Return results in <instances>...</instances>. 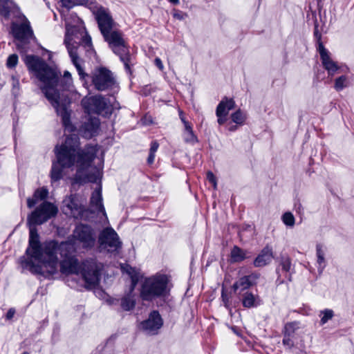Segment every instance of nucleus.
<instances>
[{"mask_svg": "<svg viewBox=\"0 0 354 354\" xmlns=\"http://www.w3.org/2000/svg\"><path fill=\"white\" fill-rule=\"evenodd\" d=\"M73 250V245L69 241L58 244L55 241L41 243L39 236L35 229H30L29 245L26 249L27 259H21V266L33 274L44 277L53 275L57 272V252L65 259L60 263V271L65 274H75L82 276L84 281L90 286L96 285L100 276L102 265L95 259L84 261L81 265L77 259L68 256Z\"/></svg>", "mask_w": 354, "mask_h": 354, "instance_id": "nucleus-1", "label": "nucleus"}, {"mask_svg": "<svg viewBox=\"0 0 354 354\" xmlns=\"http://www.w3.org/2000/svg\"><path fill=\"white\" fill-rule=\"evenodd\" d=\"M24 62L29 73L41 82L39 88L61 117L65 129L73 131L75 128L71 122V110L68 108L70 100L64 94V91L72 86L71 73L66 71L61 77L60 72L49 66L42 58L33 55H26Z\"/></svg>", "mask_w": 354, "mask_h": 354, "instance_id": "nucleus-2", "label": "nucleus"}, {"mask_svg": "<svg viewBox=\"0 0 354 354\" xmlns=\"http://www.w3.org/2000/svg\"><path fill=\"white\" fill-rule=\"evenodd\" d=\"M80 139L75 134L66 138L64 143L57 145L54 151L56 161L62 167L69 168L75 163L77 165V176L84 178V180L97 183L102 177L101 166L91 167L98 151L97 146L88 145L83 149L80 148Z\"/></svg>", "mask_w": 354, "mask_h": 354, "instance_id": "nucleus-3", "label": "nucleus"}, {"mask_svg": "<svg viewBox=\"0 0 354 354\" xmlns=\"http://www.w3.org/2000/svg\"><path fill=\"white\" fill-rule=\"evenodd\" d=\"M170 279L165 274L156 273L146 277L141 283L140 295L143 301H151L166 297L170 292Z\"/></svg>", "mask_w": 354, "mask_h": 354, "instance_id": "nucleus-4", "label": "nucleus"}, {"mask_svg": "<svg viewBox=\"0 0 354 354\" xmlns=\"http://www.w3.org/2000/svg\"><path fill=\"white\" fill-rule=\"evenodd\" d=\"M102 36L113 53L120 57L126 71L130 73L131 68L134 64L133 57L129 53V46L124 37L123 32L115 28L102 35Z\"/></svg>", "mask_w": 354, "mask_h": 354, "instance_id": "nucleus-5", "label": "nucleus"}, {"mask_svg": "<svg viewBox=\"0 0 354 354\" xmlns=\"http://www.w3.org/2000/svg\"><path fill=\"white\" fill-rule=\"evenodd\" d=\"M80 35L81 39L77 41L76 39H78V37L75 35H70L69 30H68L66 33L64 44L68 50L71 62L75 66L80 79L84 80L88 75L84 71L82 67L83 62L78 56L77 50L80 44L83 45L85 48H91L92 43L91 38L86 32L82 31Z\"/></svg>", "mask_w": 354, "mask_h": 354, "instance_id": "nucleus-6", "label": "nucleus"}, {"mask_svg": "<svg viewBox=\"0 0 354 354\" xmlns=\"http://www.w3.org/2000/svg\"><path fill=\"white\" fill-rule=\"evenodd\" d=\"M92 83L99 91L118 90V84L113 73L105 67L96 68L91 73Z\"/></svg>", "mask_w": 354, "mask_h": 354, "instance_id": "nucleus-7", "label": "nucleus"}, {"mask_svg": "<svg viewBox=\"0 0 354 354\" xmlns=\"http://www.w3.org/2000/svg\"><path fill=\"white\" fill-rule=\"evenodd\" d=\"M82 105L85 112L88 114H111L113 109V105L100 95L83 98Z\"/></svg>", "mask_w": 354, "mask_h": 354, "instance_id": "nucleus-8", "label": "nucleus"}, {"mask_svg": "<svg viewBox=\"0 0 354 354\" xmlns=\"http://www.w3.org/2000/svg\"><path fill=\"white\" fill-rule=\"evenodd\" d=\"M58 212V209L53 203L44 201L36 209L32 212L28 216V221L30 223V230L34 228L37 230L35 227L32 225H41L48 220L55 216Z\"/></svg>", "mask_w": 354, "mask_h": 354, "instance_id": "nucleus-9", "label": "nucleus"}, {"mask_svg": "<svg viewBox=\"0 0 354 354\" xmlns=\"http://www.w3.org/2000/svg\"><path fill=\"white\" fill-rule=\"evenodd\" d=\"M99 248L109 252H118L122 248V241L117 232L111 227L103 229L98 236Z\"/></svg>", "mask_w": 354, "mask_h": 354, "instance_id": "nucleus-10", "label": "nucleus"}, {"mask_svg": "<svg viewBox=\"0 0 354 354\" xmlns=\"http://www.w3.org/2000/svg\"><path fill=\"white\" fill-rule=\"evenodd\" d=\"M12 32L17 40L16 46L21 53H26L29 48L28 42L32 37L33 32L29 23L24 22L20 24H12Z\"/></svg>", "mask_w": 354, "mask_h": 354, "instance_id": "nucleus-11", "label": "nucleus"}, {"mask_svg": "<svg viewBox=\"0 0 354 354\" xmlns=\"http://www.w3.org/2000/svg\"><path fill=\"white\" fill-rule=\"evenodd\" d=\"M91 10L95 16L102 35L115 28L116 24L106 8L101 6H94L91 8Z\"/></svg>", "mask_w": 354, "mask_h": 354, "instance_id": "nucleus-12", "label": "nucleus"}, {"mask_svg": "<svg viewBox=\"0 0 354 354\" xmlns=\"http://www.w3.org/2000/svg\"><path fill=\"white\" fill-rule=\"evenodd\" d=\"M73 237L79 241L84 248H91L95 243L94 230L88 225H77L73 231Z\"/></svg>", "mask_w": 354, "mask_h": 354, "instance_id": "nucleus-13", "label": "nucleus"}, {"mask_svg": "<svg viewBox=\"0 0 354 354\" xmlns=\"http://www.w3.org/2000/svg\"><path fill=\"white\" fill-rule=\"evenodd\" d=\"M126 271L131 278V285L129 292L121 299L120 306L123 310L129 311L132 310L136 305L135 295L133 291L136 286L138 277L133 268L127 267Z\"/></svg>", "mask_w": 354, "mask_h": 354, "instance_id": "nucleus-14", "label": "nucleus"}, {"mask_svg": "<svg viewBox=\"0 0 354 354\" xmlns=\"http://www.w3.org/2000/svg\"><path fill=\"white\" fill-rule=\"evenodd\" d=\"M317 51L320 55L324 68L327 71L329 76H333L340 69V66L332 59L330 53L324 46L322 42L319 44Z\"/></svg>", "mask_w": 354, "mask_h": 354, "instance_id": "nucleus-15", "label": "nucleus"}, {"mask_svg": "<svg viewBox=\"0 0 354 354\" xmlns=\"http://www.w3.org/2000/svg\"><path fill=\"white\" fill-rule=\"evenodd\" d=\"M63 211L64 214L78 218H81L84 207L80 203L76 195H71L63 201Z\"/></svg>", "mask_w": 354, "mask_h": 354, "instance_id": "nucleus-16", "label": "nucleus"}, {"mask_svg": "<svg viewBox=\"0 0 354 354\" xmlns=\"http://www.w3.org/2000/svg\"><path fill=\"white\" fill-rule=\"evenodd\" d=\"M140 324L142 330L146 333L156 335L162 327L163 321L160 313L156 310H153L149 314V318L142 322Z\"/></svg>", "mask_w": 354, "mask_h": 354, "instance_id": "nucleus-17", "label": "nucleus"}, {"mask_svg": "<svg viewBox=\"0 0 354 354\" xmlns=\"http://www.w3.org/2000/svg\"><path fill=\"white\" fill-rule=\"evenodd\" d=\"M89 206L92 212L97 214L102 212L105 218L108 219L102 202V185L100 183L97 185V187L91 194Z\"/></svg>", "mask_w": 354, "mask_h": 354, "instance_id": "nucleus-18", "label": "nucleus"}, {"mask_svg": "<svg viewBox=\"0 0 354 354\" xmlns=\"http://www.w3.org/2000/svg\"><path fill=\"white\" fill-rule=\"evenodd\" d=\"M260 277V274L258 272H252L249 275L240 277L234 284L233 289L236 292L237 290L243 291L248 289L250 287L253 286L257 283Z\"/></svg>", "mask_w": 354, "mask_h": 354, "instance_id": "nucleus-19", "label": "nucleus"}, {"mask_svg": "<svg viewBox=\"0 0 354 354\" xmlns=\"http://www.w3.org/2000/svg\"><path fill=\"white\" fill-rule=\"evenodd\" d=\"M291 270L292 263L290 259L288 257H281L279 266L276 270L278 274L277 280L280 281V283H282L284 279L290 280Z\"/></svg>", "mask_w": 354, "mask_h": 354, "instance_id": "nucleus-20", "label": "nucleus"}, {"mask_svg": "<svg viewBox=\"0 0 354 354\" xmlns=\"http://www.w3.org/2000/svg\"><path fill=\"white\" fill-rule=\"evenodd\" d=\"M272 248L266 245L254 260L253 264L256 268H261L268 265L273 259Z\"/></svg>", "mask_w": 354, "mask_h": 354, "instance_id": "nucleus-21", "label": "nucleus"}, {"mask_svg": "<svg viewBox=\"0 0 354 354\" xmlns=\"http://www.w3.org/2000/svg\"><path fill=\"white\" fill-rule=\"evenodd\" d=\"M100 127V120L97 118H90L87 122L82 126L83 136L90 138L95 136Z\"/></svg>", "mask_w": 354, "mask_h": 354, "instance_id": "nucleus-22", "label": "nucleus"}, {"mask_svg": "<svg viewBox=\"0 0 354 354\" xmlns=\"http://www.w3.org/2000/svg\"><path fill=\"white\" fill-rule=\"evenodd\" d=\"M235 102L232 98L224 97L218 104L216 109V115H227L229 111L235 108Z\"/></svg>", "mask_w": 354, "mask_h": 354, "instance_id": "nucleus-23", "label": "nucleus"}, {"mask_svg": "<svg viewBox=\"0 0 354 354\" xmlns=\"http://www.w3.org/2000/svg\"><path fill=\"white\" fill-rule=\"evenodd\" d=\"M326 252V248L323 244L317 243L316 245L317 270L319 274L322 273L323 270L326 266V261L325 258Z\"/></svg>", "mask_w": 354, "mask_h": 354, "instance_id": "nucleus-24", "label": "nucleus"}, {"mask_svg": "<svg viewBox=\"0 0 354 354\" xmlns=\"http://www.w3.org/2000/svg\"><path fill=\"white\" fill-rule=\"evenodd\" d=\"M48 195V190L47 188L42 187L35 190L33 197L28 198L27 200V205L29 208L34 207L39 201L46 199Z\"/></svg>", "mask_w": 354, "mask_h": 354, "instance_id": "nucleus-25", "label": "nucleus"}, {"mask_svg": "<svg viewBox=\"0 0 354 354\" xmlns=\"http://www.w3.org/2000/svg\"><path fill=\"white\" fill-rule=\"evenodd\" d=\"M65 169H69V167H62L57 161H53L50 171L51 181L57 182L61 180L64 176Z\"/></svg>", "mask_w": 354, "mask_h": 354, "instance_id": "nucleus-26", "label": "nucleus"}, {"mask_svg": "<svg viewBox=\"0 0 354 354\" xmlns=\"http://www.w3.org/2000/svg\"><path fill=\"white\" fill-rule=\"evenodd\" d=\"M16 8L12 0H0V16L8 18L10 11Z\"/></svg>", "mask_w": 354, "mask_h": 354, "instance_id": "nucleus-27", "label": "nucleus"}, {"mask_svg": "<svg viewBox=\"0 0 354 354\" xmlns=\"http://www.w3.org/2000/svg\"><path fill=\"white\" fill-rule=\"evenodd\" d=\"M259 297L250 292H246L243 295L242 304L245 308H253L259 304Z\"/></svg>", "mask_w": 354, "mask_h": 354, "instance_id": "nucleus-28", "label": "nucleus"}, {"mask_svg": "<svg viewBox=\"0 0 354 354\" xmlns=\"http://www.w3.org/2000/svg\"><path fill=\"white\" fill-rule=\"evenodd\" d=\"M299 328V323L297 322H288L284 326L283 335L297 338V332Z\"/></svg>", "mask_w": 354, "mask_h": 354, "instance_id": "nucleus-29", "label": "nucleus"}, {"mask_svg": "<svg viewBox=\"0 0 354 354\" xmlns=\"http://www.w3.org/2000/svg\"><path fill=\"white\" fill-rule=\"evenodd\" d=\"M246 258V252L238 246H234L231 250V259L233 262H241Z\"/></svg>", "mask_w": 354, "mask_h": 354, "instance_id": "nucleus-30", "label": "nucleus"}, {"mask_svg": "<svg viewBox=\"0 0 354 354\" xmlns=\"http://www.w3.org/2000/svg\"><path fill=\"white\" fill-rule=\"evenodd\" d=\"M350 82L348 76L342 75L335 80L334 88L336 91H340L349 86Z\"/></svg>", "mask_w": 354, "mask_h": 354, "instance_id": "nucleus-31", "label": "nucleus"}, {"mask_svg": "<svg viewBox=\"0 0 354 354\" xmlns=\"http://www.w3.org/2000/svg\"><path fill=\"white\" fill-rule=\"evenodd\" d=\"M231 119L233 122L239 125H243L246 120V114L240 109L231 114Z\"/></svg>", "mask_w": 354, "mask_h": 354, "instance_id": "nucleus-32", "label": "nucleus"}, {"mask_svg": "<svg viewBox=\"0 0 354 354\" xmlns=\"http://www.w3.org/2000/svg\"><path fill=\"white\" fill-rule=\"evenodd\" d=\"M281 221L285 225L293 227L295 224V218L290 212H286L281 216Z\"/></svg>", "mask_w": 354, "mask_h": 354, "instance_id": "nucleus-33", "label": "nucleus"}, {"mask_svg": "<svg viewBox=\"0 0 354 354\" xmlns=\"http://www.w3.org/2000/svg\"><path fill=\"white\" fill-rule=\"evenodd\" d=\"M334 316V312L331 309H324L320 311V324L324 325L331 319Z\"/></svg>", "mask_w": 354, "mask_h": 354, "instance_id": "nucleus-34", "label": "nucleus"}, {"mask_svg": "<svg viewBox=\"0 0 354 354\" xmlns=\"http://www.w3.org/2000/svg\"><path fill=\"white\" fill-rule=\"evenodd\" d=\"M88 0H61L63 6L67 8H71L75 6L84 5L88 2Z\"/></svg>", "mask_w": 354, "mask_h": 354, "instance_id": "nucleus-35", "label": "nucleus"}, {"mask_svg": "<svg viewBox=\"0 0 354 354\" xmlns=\"http://www.w3.org/2000/svg\"><path fill=\"white\" fill-rule=\"evenodd\" d=\"M18 55L17 54H12L8 56L6 61V66L8 68H14L18 64Z\"/></svg>", "mask_w": 354, "mask_h": 354, "instance_id": "nucleus-36", "label": "nucleus"}, {"mask_svg": "<svg viewBox=\"0 0 354 354\" xmlns=\"http://www.w3.org/2000/svg\"><path fill=\"white\" fill-rule=\"evenodd\" d=\"M297 338L289 337L283 335L282 343L284 346L286 347V348L290 350L292 349L295 347V340Z\"/></svg>", "mask_w": 354, "mask_h": 354, "instance_id": "nucleus-37", "label": "nucleus"}, {"mask_svg": "<svg viewBox=\"0 0 354 354\" xmlns=\"http://www.w3.org/2000/svg\"><path fill=\"white\" fill-rule=\"evenodd\" d=\"M11 80L12 86V92L15 95H17L20 90L19 80L15 76H12Z\"/></svg>", "mask_w": 354, "mask_h": 354, "instance_id": "nucleus-38", "label": "nucleus"}, {"mask_svg": "<svg viewBox=\"0 0 354 354\" xmlns=\"http://www.w3.org/2000/svg\"><path fill=\"white\" fill-rule=\"evenodd\" d=\"M184 140L186 142L194 144L198 142V139L193 131L184 133Z\"/></svg>", "mask_w": 354, "mask_h": 354, "instance_id": "nucleus-39", "label": "nucleus"}, {"mask_svg": "<svg viewBox=\"0 0 354 354\" xmlns=\"http://www.w3.org/2000/svg\"><path fill=\"white\" fill-rule=\"evenodd\" d=\"M207 178L208 181L212 184L214 189H216L217 188L216 178L212 171L207 173Z\"/></svg>", "mask_w": 354, "mask_h": 354, "instance_id": "nucleus-40", "label": "nucleus"}, {"mask_svg": "<svg viewBox=\"0 0 354 354\" xmlns=\"http://www.w3.org/2000/svg\"><path fill=\"white\" fill-rule=\"evenodd\" d=\"M159 147V144L157 141H153L151 144V147L149 149V153H156Z\"/></svg>", "mask_w": 354, "mask_h": 354, "instance_id": "nucleus-41", "label": "nucleus"}, {"mask_svg": "<svg viewBox=\"0 0 354 354\" xmlns=\"http://www.w3.org/2000/svg\"><path fill=\"white\" fill-rule=\"evenodd\" d=\"M221 297H222V300L224 304V306L227 308H229V304H228L229 298H228L227 295L225 293L224 290L222 291Z\"/></svg>", "mask_w": 354, "mask_h": 354, "instance_id": "nucleus-42", "label": "nucleus"}, {"mask_svg": "<svg viewBox=\"0 0 354 354\" xmlns=\"http://www.w3.org/2000/svg\"><path fill=\"white\" fill-rule=\"evenodd\" d=\"M217 118H218L217 122L219 124V125L223 124L227 120L226 115H219V116H217Z\"/></svg>", "mask_w": 354, "mask_h": 354, "instance_id": "nucleus-43", "label": "nucleus"}, {"mask_svg": "<svg viewBox=\"0 0 354 354\" xmlns=\"http://www.w3.org/2000/svg\"><path fill=\"white\" fill-rule=\"evenodd\" d=\"M154 62H155V64H156V66H157L160 70L162 71V70H163V68H164V66H163V64H162V62L161 59H160V58H158V57H156V58L155 59V61H154Z\"/></svg>", "mask_w": 354, "mask_h": 354, "instance_id": "nucleus-44", "label": "nucleus"}, {"mask_svg": "<svg viewBox=\"0 0 354 354\" xmlns=\"http://www.w3.org/2000/svg\"><path fill=\"white\" fill-rule=\"evenodd\" d=\"M15 313V310L14 308H10L6 314V319H11Z\"/></svg>", "mask_w": 354, "mask_h": 354, "instance_id": "nucleus-45", "label": "nucleus"}, {"mask_svg": "<svg viewBox=\"0 0 354 354\" xmlns=\"http://www.w3.org/2000/svg\"><path fill=\"white\" fill-rule=\"evenodd\" d=\"M155 159V153H149V157L147 158V162L149 165L153 163Z\"/></svg>", "mask_w": 354, "mask_h": 354, "instance_id": "nucleus-46", "label": "nucleus"}, {"mask_svg": "<svg viewBox=\"0 0 354 354\" xmlns=\"http://www.w3.org/2000/svg\"><path fill=\"white\" fill-rule=\"evenodd\" d=\"M185 132H189V131H193L192 127L188 122H185Z\"/></svg>", "mask_w": 354, "mask_h": 354, "instance_id": "nucleus-47", "label": "nucleus"}, {"mask_svg": "<svg viewBox=\"0 0 354 354\" xmlns=\"http://www.w3.org/2000/svg\"><path fill=\"white\" fill-rule=\"evenodd\" d=\"M238 126H239V124H230V125L229 126V127H228V130H229L230 131H236V130H237V129H238Z\"/></svg>", "mask_w": 354, "mask_h": 354, "instance_id": "nucleus-48", "label": "nucleus"}, {"mask_svg": "<svg viewBox=\"0 0 354 354\" xmlns=\"http://www.w3.org/2000/svg\"><path fill=\"white\" fill-rule=\"evenodd\" d=\"M315 35L316 36V37L318 38V41H319L318 44H319L321 42V41H320L321 40V35L319 33L317 26L315 27Z\"/></svg>", "mask_w": 354, "mask_h": 354, "instance_id": "nucleus-49", "label": "nucleus"}, {"mask_svg": "<svg viewBox=\"0 0 354 354\" xmlns=\"http://www.w3.org/2000/svg\"><path fill=\"white\" fill-rule=\"evenodd\" d=\"M296 210L297 212L301 213L302 210V206L300 203L296 205Z\"/></svg>", "mask_w": 354, "mask_h": 354, "instance_id": "nucleus-50", "label": "nucleus"}, {"mask_svg": "<svg viewBox=\"0 0 354 354\" xmlns=\"http://www.w3.org/2000/svg\"><path fill=\"white\" fill-rule=\"evenodd\" d=\"M180 118L181 120V121L183 122V124H185V122H187L185 118H184V116L183 115V113L181 111H180Z\"/></svg>", "mask_w": 354, "mask_h": 354, "instance_id": "nucleus-51", "label": "nucleus"}, {"mask_svg": "<svg viewBox=\"0 0 354 354\" xmlns=\"http://www.w3.org/2000/svg\"><path fill=\"white\" fill-rule=\"evenodd\" d=\"M169 1L174 4H178L179 3V0H169Z\"/></svg>", "mask_w": 354, "mask_h": 354, "instance_id": "nucleus-52", "label": "nucleus"}, {"mask_svg": "<svg viewBox=\"0 0 354 354\" xmlns=\"http://www.w3.org/2000/svg\"><path fill=\"white\" fill-rule=\"evenodd\" d=\"M174 17H176L179 19H182V17H180V15L179 14H174Z\"/></svg>", "mask_w": 354, "mask_h": 354, "instance_id": "nucleus-53", "label": "nucleus"}, {"mask_svg": "<svg viewBox=\"0 0 354 354\" xmlns=\"http://www.w3.org/2000/svg\"><path fill=\"white\" fill-rule=\"evenodd\" d=\"M22 354H29V353H28V352L25 351V352H24Z\"/></svg>", "mask_w": 354, "mask_h": 354, "instance_id": "nucleus-54", "label": "nucleus"}]
</instances>
